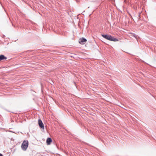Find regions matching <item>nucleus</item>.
Here are the masks:
<instances>
[{
  "instance_id": "nucleus-1",
  "label": "nucleus",
  "mask_w": 156,
  "mask_h": 156,
  "mask_svg": "<svg viewBox=\"0 0 156 156\" xmlns=\"http://www.w3.org/2000/svg\"><path fill=\"white\" fill-rule=\"evenodd\" d=\"M101 36L103 37L110 41L115 42L119 41V40L118 39L114 38L110 35L102 34Z\"/></svg>"
},
{
  "instance_id": "nucleus-7",
  "label": "nucleus",
  "mask_w": 156,
  "mask_h": 156,
  "mask_svg": "<svg viewBox=\"0 0 156 156\" xmlns=\"http://www.w3.org/2000/svg\"><path fill=\"white\" fill-rule=\"evenodd\" d=\"M0 156H2V154H0Z\"/></svg>"
},
{
  "instance_id": "nucleus-4",
  "label": "nucleus",
  "mask_w": 156,
  "mask_h": 156,
  "mask_svg": "<svg viewBox=\"0 0 156 156\" xmlns=\"http://www.w3.org/2000/svg\"><path fill=\"white\" fill-rule=\"evenodd\" d=\"M87 40L83 38H82L80 39L79 40V43L81 44H83V42H85L87 41Z\"/></svg>"
},
{
  "instance_id": "nucleus-6",
  "label": "nucleus",
  "mask_w": 156,
  "mask_h": 156,
  "mask_svg": "<svg viewBox=\"0 0 156 156\" xmlns=\"http://www.w3.org/2000/svg\"><path fill=\"white\" fill-rule=\"evenodd\" d=\"M7 59V57L3 55H0V61L4 60Z\"/></svg>"
},
{
  "instance_id": "nucleus-5",
  "label": "nucleus",
  "mask_w": 156,
  "mask_h": 156,
  "mask_svg": "<svg viewBox=\"0 0 156 156\" xmlns=\"http://www.w3.org/2000/svg\"><path fill=\"white\" fill-rule=\"evenodd\" d=\"M52 141L51 139L50 138H48L47 140L46 143L48 145H50Z\"/></svg>"
},
{
  "instance_id": "nucleus-2",
  "label": "nucleus",
  "mask_w": 156,
  "mask_h": 156,
  "mask_svg": "<svg viewBox=\"0 0 156 156\" xmlns=\"http://www.w3.org/2000/svg\"><path fill=\"white\" fill-rule=\"evenodd\" d=\"M28 145V142L27 140H24L23 143L21 145V147L24 151L27 149Z\"/></svg>"
},
{
  "instance_id": "nucleus-3",
  "label": "nucleus",
  "mask_w": 156,
  "mask_h": 156,
  "mask_svg": "<svg viewBox=\"0 0 156 156\" xmlns=\"http://www.w3.org/2000/svg\"><path fill=\"white\" fill-rule=\"evenodd\" d=\"M38 124L40 128L43 129H44V125L40 119H39L38 120Z\"/></svg>"
}]
</instances>
